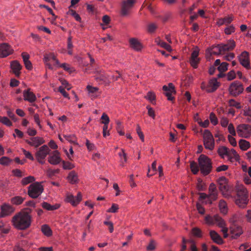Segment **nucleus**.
Returning a JSON list of instances; mask_svg holds the SVG:
<instances>
[{"mask_svg": "<svg viewBox=\"0 0 251 251\" xmlns=\"http://www.w3.org/2000/svg\"><path fill=\"white\" fill-rule=\"evenodd\" d=\"M209 194L213 200H216L218 196V192L216 187L214 183H211L209 187Z\"/></svg>", "mask_w": 251, "mask_h": 251, "instance_id": "nucleus-34", "label": "nucleus"}, {"mask_svg": "<svg viewBox=\"0 0 251 251\" xmlns=\"http://www.w3.org/2000/svg\"><path fill=\"white\" fill-rule=\"evenodd\" d=\"M190 168L194 174H197L199 170L197 163L194 161L190 163Z\"/></svg>", "mask_w": 251, "mask_h": 251, "instance_id": "nucleus-52", "label": "nucleus"}, {"mask_svg": "<svg viewBox=\"0 0 251 251\" xmlns=\"http://www.w3.org/2000/svg\"><path fill=\"white\" fill-rule=\"evenodd\" d=\"M219 189L223 196L228 198L231 196L232 187L228 184L227 179L224 176L218 179Z\"/></svg>", "mask_w": 251, "mask_h": 251, "instance_id": "nucleus-5", "label": "nucleus"}, {"mask_svg": "<svg viewBox=\"0 0 251 251\" xmlns=\"http://www.w3.org/2000/svg\"><path fill=\"white\" fill-rule=\"evenodd\" d=\"M219 209L223 214H226L227 213L228 208L226 203L223 200H221L219 204Z\"/></svg>", "mask_w": 251, "mask_h": 251, "instance_id": "nucleus-38", "label": "nucleus"}, {"mask_svg": "<svg viewBox=\"0 0 251 251\" xmlns=\"http://www.w3.org/2000/svg\"><path fill=\"white\" fill-rule=\"evenodd\" d=\"M51 61L54 62V65L55 66H56L57 64H59L58 60L56 58V56L53 53H50L44 55V61L45 64L48 66L50 69H52L51 65L50 63V62Z\"/></svg>", "mask_w": 251, "mask_h": 251, "instance_id": "nucleus-19", "label": "nucleus"}, {"mask_svg": "<svg viewBox=\"0 0 251 251\" xmlns=\"http://www.w3.org/2000/svg\"><path fill=\"white\" fill-rule=\"evenodd\" d=\"M235 31V28L233 25L226 27L225 29V32L226 34L230 35L234 33Z\"/></svg>", "mask_w": 251, "mask_h": 251, "instance_id": "nucleus-59", "label": "nucleus"}, {"mask_svg": "<svg viewBox=\"0 0 251 251\" xmlns=\"http://www.w3.org/2000/svg\"><path fill=\"white\" fill-rule=\"evenodd\" d=\"M228 132L230 133L229 135L236 136L237 131H236L233 125L230 123L227 126Z\"/></svg>", "mask_w": 251, "mask_h": 251, "instance_id": "nucleus-51", "label": "nucleus"}, {"mask_svg": "<svg viewBox=\"0 0 251 251\" xmlns=\"http://www.w3.org/2000/svg\"><path fill=\"white\" fill-rule=\"evenodd\" d=\"M25 142L29 146L36 148L43 144L45 143V140L41 137L35 136L26 140Z\"/></svg>", "mask_w": 251, "mask_h": 251, "instance_id": "nucleus-17", "label": "nucleus"}, {"mask_svg": "<svg viewBox=\"0 0 251 251\" xmlns=\"http://www.w3.org/2000/svg\"><path fill=\"white\" fill-rule=\"evenodd\" d=\"M72 38L71 36H69L67 40V49L68 54L72 55L73 53L72 49L73 48V45L72 43Z\"/></svg>", "mask_w": 251, "mask_h": 251, "instance_id": "nucleus-46", "label": "nucleus"}, {"mask_svg": "<svg viewBox=\"0 0 251 251\" xmlns=\"http://www.w3.org/2000/svg\"><path fill=\"white\" fill-rule=\"evenodd\" d=\"M135 0H125L122 2L121 13L123 16L128 15L133 8Z\"/></svg>", "mask_w": 251, "mask_h": 251, "instance_id": "nucleus-13", "label": "nucleus"}, {"mask_svg": "<svg viewBox=\"0 0 251 251\" xmlns=\"http://www.w3.org/2000/svg\"><path fill=\"white\" fill-rule=\"evenodd\" d=\"M209 234L211 239L218 244H222L223 240L219 234L214 230H210Z\"/></svg>", "mask_w": 251, "mask_h": 251, "instance_id": "nucleus-32", "label": "nucleus"}, {"mask_svg": "<svg viewBox=\"0 0 251 251\" xmlns=\"http://www.w3.org/2000/svg\"><path fill=\"white\" fill-rule=\"evenodd\" d=\"M229 121L227 118L222 117L220 119V125L223 127H226L229 125Z\"/></svg>", "mask_w": 251, "mask_h": 251, "instance_id": "nucleus-62", "label": "nucleus"}, {"mask_svg": "<svg viewBox=\"0 0 251 251\" xmlns=\"http://www.w3.org/2000/svg\"><path fill=\"white\" fill-rule=\"evenodd\" d=\"M209 119H210L211 123L214 126H216L218 124V119H217L216 116L215 115V114H214L213 113H211L210 114Z\"/></svg>", "mask_w": 251, "mask_h": 251, "instance_id": "nucleus-57", "label": "nucleus"}, {"mask_svg": "<svg viewBox=\"0 0 251 251\" xmlns=\"http://www.w3.org/2000/svg\"><path fill=\"white\" fill-rule=\"evenodd\" d=\"M240 63L246 69L250 68V61L249 58V53L246 51H244L238 56Z\"/></svg>", "mask_w": 251, "mask_h": 251, "instance_id": "nucleus-16", "label": "nucleus"}, {"mask_svg": "<svg viewBox=\"0 0 251 251\" xmlns=\"http://www.w3.org/2000/svg\"><path fill=\"white\" fill-rule=\"evenodd\" d=\"M163 90L165 92V95L167 96L168 100H172L174 99L172 95L175 93L174 85L170 83L168 86L164 85L163 86Z\"/></svg>", "mask_w": 251, "mask_h": 251, "instance_id": "nucleus-23", "label": "nucleus"}, {"mask_svg": "<svg viewBox=\"0 0 251 251\" xmlns=\"http://www.w3.org/2000/svg\"><path fill=\"white\" fill-rule=\"evenodd\" d=\"M238 135L241 138H249L251 136V125L241 124L236 127Z\"/></svg>", "mask_w": 251, "mask_h": 251, "instance_id": "nucleus-8", "label": "nucleus"}, {"mask_svg": "<svg viewBox=\"0 0 251 251\" xmlns=\"http://www.w3.org/2000/svg\"><path fill=\"white\" fill-rule=\"evenodd\" d=\"M226 158L230 162H233L235 161H238L240 159V156L234 149H228Z\"/></svg>", "mask_w": 251, "mask_h": 251, "instance_id": "nucleus-25", "label": "nucleus"}, {"mask_svg": "<svg viewBox=\"0 0 251 251\" xmlns=\"http://www.w3.org/2000/svg\"><path fill=\"white\" fill-rule=\"evenodd\" d=\"M43 233L46 236L49 237L52 235V231L49 226L44 225L41 227Z\"/></svg>", "mask_w": 251, "mask_h": 251, "instance_id": "nucleus-40", "label": "nucleus"}, {"mask_svg": "<svg viewBox=\"0 0 251 251\" xmlns=\"http://www.w3.org/2000/svg\"><path fill=\"white\" fill-rule=\"evenodd\" d=\"M12 160L8 157L3 156L0 158V164L4 166H7L9 165Z\"/></svg>", "mask_w": 251, "mask_h": 251, "instance_id": "nucleus-45", "label": "nucleus"}, {"mask_svg": "<svg viewBox=\"0 0 251 251\" xmlns=\"http://www.w3.org/2000/svg\"><path fill=\"white\" fill-rule=\"evenodd\" d=\"M243 115L248 117V120L251 121V109L249 108L243 110Z\"/></svg>", "mask_w": 251, "mask_h": 251, "instance_id": "nucleus-63", "label": "nucleus"}, {"mask_svg": "<svg viewBox=\"0 0 251 251\" xmlns=\"http://www.w3.org/2000/svg\"><path fill=\"white\" fill-rule=\"evenodd\" d=\"M95 73L96 74L95 76L96 79L104 82H110L111 80L116 81L121 76V75L119 72H116L115 75H109L104 74L101 70L96 71Z\"/></svg>", "mask_w": 251, "mask_h": 251, "instance_id": "nucleus-9", "label": "nucleus"}, {"mask_svg": "<svg viewBox=\"0 0 251 251\" xmlns=\"http://www.w3.org/2000/svg\"><path fill=\"white\" fill-rule=\"evenodd\" d=\"M44 188L41 182H34L29 185L28 194L32 198H38L43 192Z\"/></svg>", "mask_w": 251, "mask_h": 251, "instance_id": "nucleus-7", "label": "nucleus"}, {"mask_svg": "<svg viewBox=\"0 0 251 251\" xmlns=\"http://www.w3.org/2000/svg\"><path fill=\"white\" fill-rule=\"evenodd\" d=\"M82 200V195L80 192H78L76 196H74L71 193L67 192L66 194L64 201L70 203L73 206H77Z\"/></svg>", "mask_w": 251, "mask_h": 251, "instance_id": "nucleus-11", "label": "nucleus"}, {"mask_svg": "<svg viewBox=\"0 0 251 251\" xmlns=\"http://www.w3.org/2000/svg\"><path fill=\"white\" fill-rule=\"evenodd\" d=\"M203 144L205 149L212 151L215 146L214 140L212 133L208 130H204L203 133Z\"/></svg>", "mask_w": 251, "mask_h": 251, "instance_id": "nucleus-10", "label": "nucleus"}, {"mask_svg": "<svg viewBox=\"0 0 251 251\" xmlns=\"http://www.w3.org/2000/svg\"><path fill=\"white\" fill-rule=\"evenodd\" d=\"M67 14L73 16L77 21L80 22L81 18L79 16V15L76 13L75 11L72 9H70L67 12Z\"/></svg>", "mask_w": 251, "mask_h": 251, "instance_id": "nucleus-56", "label": "nucleus"}, {"mask_svg": "<svg viewBox=\"0 0 251 251\" xmlns=\"http://www.w3.org/2000/svg\"><path fill=\"white\" fill-rule=\"evenodd\" d=\"M228 150V148L225 146H221L218 148V153L222 158L226 159Z\"/></svg>", "mask_w": 251, "mask_h": 251, "instance_id": "nucleus-37", "label": "nucleus"}, {"mask_svg": "<svg viewBox=\"0 0 251 251\" xmlns=\"http://www.w3.org/2000/svg\"><path fill=\"white\" fill-rule=\"evenodd\" d=\"M67 179L68 182L72 184H76L79 181L77 174L74 171L69 173Z\"/></svg>", "mask_w": 251, "mask_h": 251, "instance_id": "nucleus-31", "label": "nucleus"}, {"mask_svg": "<svg viewBox=\"0 0 251 251\" xmlns=\"http://www.w3.org/2000/svg\"><path fill=\"white\" fill-rule=\"evenodd\" d=\"M220 86V83L216 78L211 79L207 84L205 90L208 92H212L215 91Z\"/></svg>", "mask_w": 251, "mask_h": 251, "instance_id": "nucleus-26", "label": "nucleus"}, {"mask_svg": "<svg viewBox=\"0 0 251 251\" xmlns=\"http://www.w3.org/2000/svg\"><path fill=\"white\" fill-rule=\"evenodd\" d=\"M63 168L65 170H71L75 167L74 164L70 162L63 161Z\"/></svg>", "mask_w": 251, "mask_h": 251, "instance_id": "nucleus-55", "label": "nucleus"}, {"mask_svg": "<svg viewBox=\"0 0 251 251\" xmlns=\"http://www.w3.org/2000/svg\"><path fill=\"white\" fill-rule=\"evenodd\" d=\"M86 89L88 92V96L92 99H96L100 96L101 91L97 87H93L91 85H87Z\"/></svg>", "mask_w": 251, "mask_h": 251, "instance_id": "nucleus-22", "label": "nucleus"}, {"mask_svg": "<svg viewBox=\"0 0 251 251\" xmlns=\"http://www.w3.org/2000/svg\"><path fill=\"white\" fill-rule=\"evenodd\" d=\"M48 161L52 165H57L62 161L60 154L57 151H53L48 158Z\"/></svg>", "mask_w": 251, "mask_h": 251, "instance_id": "nucleus-21", "label": "nucleus"}, {"mask_svg": "<svg viewBox=\"0 0 251 251\" xmlns=\"http://www.w3.org/2000/svg\"><path fill=\"white\" fill-rule=\"evenodd\" d=\"M156 246V242L153 240H151L147 246V250L148 251H153L155 249Z\"/></svg>", "mask_w": 251, "mask_h": 251, "instance_id": "nucleus-53", "label": "nucleus"}, {"mask_svg": "<svg viewBox=\"0 0 251 251\" xmlns=\"http://www.w3.org/2000/svg\"><path fill=\"white\" fill-rule=\"evenodd\" d=\"M228 64L226 62H222L218 67V70L220 73H224L228 69Z\"/></svg>", "mask_w": 251, "mask_h": 251, "instance_id": "nucleus-47", "label": "nucleus"}, {"mask_svg": "<svg viewBox=\"0 0 251 251\" xmlns=\"http://www.w3.org/2000/svg\"><path fill=\"white\" fill-rule=\"evenodd\" d=\"M13 52V50L7 44L3 43L0 45V57L4 58Z\"/></svg>", "mask_w": 251, "mask_h": 251, "instance_id": "nucleus-20", "label": "nucleus"}, {"mask_svg": "<svg viewBox=\"0 0 251 251\" xmlns=\"http://www.w3.org/2000/svg\"><path fill=\"white\" fill-rule=\"evenodd\" d=\"M35 180V178L34 176H28L23 178L21 180V183L23 185H26L31 182H34Z\"/></svg>", "mask_w": 251, "mask_h": 251, "instance_id": "nucleus-41", "label": "nucleus"}, {"mask_svg": "<svg viewBox=\"0 0 251 251\" xmlns=\"http://www.w3.org/2000/svg\"><path fill=\"white\" fill-rule=\"evenodd\" d=\"M236 204L241 208L245 207L248 202V192L247 189L243 184L238 183L236 186Z\"/></svg>", "mask_w": 251, "mask_h": 251, "instance_id": "nucleus-3", "label": "nucleus"}, {"mask_svg": "<svg viewBox=\"0 0 251 251\" xmlns=\"http://www.w3.org/2000/svg\"><path fill=\"white\" fill-rule=\"evenodd\" d=\"M25 200V198L19 196L14 197L11 199L10 201L12 204L14 205H20L22 204Z\"/></svg>", "mask_w": 251, "mask_h": 251, "instance_id": "nucleus-39", "label": "nucleus"}, {"mask_svg": "<svg viewBox=\"0 0 251 251\" xmlns=\"http://www.w3.org/2000/svg\"><path fill=\"white\" fill-rule=\"evenodd\" d=\"M100 119L101 120V123L102 124H103L104 125H108L110 122V119L108 115L106 113H103L102 114Z\"/></svg>", "mask_w": 251, "mask_h": 251, "instance_id": "nucleus-50", "label": "nucleus"}, {"mask_svg": "<svg viewBox=\"0 0 251 251\" xmlns=\"http://www.w3.org/2000/svg\"><path fill=\"white\" fill-rule=\"evenodd\" d=\"M130 47L134 50L139 51L142 50L143 47L141 43L137 39L131 38L129 40Z\"/></svg>", "mask_w": 251, "mask_h": 251, "instance_id": "nucleus-29", "label": "nucleus"}, {"mask_svg": "<svg viewBox=\"0 0 251 251\" xmlns=\"http://www.w3.org/2000/svg\"><path fill=\"white\" fill-rule=\"evenodd\" d=\"M243 232L242 228L240 226H235L230 227V233L232 239H236Z\"/></svg>", "mask_w": 251, "mask_h": 251, "instance_id": "nucleus-27", "label": "nucleus"}, {"mask_svg": "<svg viewBox=\"0 0 251 251\" xmlns=\"http://www.w3.org/2000/svg\"><path fill=\"white\" fill-rule=\"evenodd\" d=\"M227 79L228 81L232 80L235 78L236 77V73L234 71H230L227 74Z\"/></svg>", "mask_w": 251, "mask_h": 251, "instance_id": "nucleus-64", "label": "nucleus"}, {"mask_svg": "<svg viewBox=\"0 0 251 251\" xmlns=\"http://www.w3.org/2000/svg\"><path fill=\"white\" fill-rule=\"evenodd\" d=\"M10 68L13 73L16 76H19L21 75V70L22 69V66L17 60H14L10 63Z\"/></svg>", "mask_w": 251, "mask_h": 251, "instance_id": "nucleus-24", "label": "nucleus"}, {"mask_svg": "<svg viewBox=\"0 0 251 251\" xmlns=\"http://www.w3.org/2000/svg\"><path fill=\"white\" fill-rule=\"evenodd\" d=\"M199 50L196 48L192 52L189 60L190 63L192 67L197 68L200 62V59L199 57Z\"/></svg>", "mask_w": 251, "mask_h": 251, "instance_id": "nucleus-18", "label": "nucleus"}, {"mask_svg": "<svg viewBox=\"0 0 251 251\" xmlns=\"http://www.w3.org/2000/svg\"><path fill=\"white\" fill-rule=\"evenodd\" d=\"M205 223L209 226L216 225L221 229V232L223 233L224 238H227L228 236V228L227 227L226 221L219 215L216 214L214 216L209 215H206L204 218Z\"/></svg>", "mask_w": 251, "mask_h": 251, "instance_id": "nucleus-2", "label": "nucleus"}, {"mask_svg": "<svg viewBox=\"0 0 251 251\" xmlns=\"http://www.w3.org/2000/svg\"><path fill=\"white\" fill-rule=\"evenodd\" d=\"M235 47V42L233 40H229L226 44H220L213 47L210 51L211 55H219L225 52L232 50Z\"/></svg>", "mask_w": 251, "mask_h": 251, "instance_id": "nucleus-4", "label": "nucleus"}, {"mask_svg": "<svg viewBox=\"0 0 251 251\" xmlns=\"http://www.w3.org/2000/svg\"><path fill=\"white\" fill-rule=\"evenodd\" d=\"M0 123L7 126H12V122L5 116H0Z\"/></svg>", "mask_w": 251, "mask_h": 251, "instance_id": "nucleus-43", "label": "nucleus"}, {"mask_svg": "<svg viewBox=\"0 0 251 251\" xmlns=\"http://www.w3.org/2000/svg\"><path fill=\"white\" fill-rule=\"evenodd\" d=\"M244 88L242 83L239 81L232 82L229 88V91L231 95L236 96L242 93Z\"/></svg>", "mask_w": 251, "mask_h": 251, "instance_id": "nucleus-14", "label": "nucleus"}, {"mask_svg": "<svg viewBox=\"0 0 251 251\" xmlns=\"http://www.w3.org/2000/svg\"><path fill=\"white\" fill-rule=\"evenodd\" d=\"M42 206L43 208L47 210L52 211L58 209L60 207V205L59 204L51 205L48 202H44L42 203Z\"/></svg>", "mask_w": 251, "mask_h": 251, "instance_id": "nucleus-35", "label": "nucleus"}, {"mask_svg": "<svg viewBox=\"0 0 251 251\" xmlns=\"http://www.w3.org/2000/svg\"><path fill=\"white\" fill-rule=\"evenodd\" d=\"M229 105L230 106L235 107L236 108L240 109L241 108V104L239 102L236 101L234 100H230L228 101Z\"/></svg>", "mask_w": 251, "mask_h": 251, "instance_id": "nucleus-60", "label": "nucleus"}, {"mask_svg": "<svg viewBox=\"0 0 251 251\" xmlns=\"http://www.w3.org/2000/svg\"><path fill=\"white\" fill-rule=\"evenodd\" d=\"M198 162L201 173L204 175L208 174L212 168L210 159L205 155L201 154L199 157Z\"/></svg>", "mask_w": 251, "mask_h": 251, "instance_id": "nucleus-6", "label": "nucleus"}, {"mask_svg": "<svg viewBox=\"0 0 251 251\" xmlns=\"http://www.w3.org/2000/svg\"><path fill=\"white\" fill-rule=\"evenodd\" d=\"M50 150L48 146L46 145L40 147L35 153V157L37 161L41 164L45 163V159L47 156L49 154Z\"/></svg>", "mask_w": 251, "mask_h": 251, "instance_id": "nucleus-12", "label": "nucleus"}, {"mask_svg": "<svg viewBox=\"0 0 251 251\" xmlns=\"http://www.w3.org/2000/svg\"><path fill=\"white\" fill-rule=\"evenodd\" d=\"M119 155L120 157L121 161L122 163H125L127 161V157L126 154L125 152V151L123 149L121 150V152L119 153Z\"/></svg>", "mask_w": 251, "mask_h": 251, "instance_id": "nucleus-58", "label": "nucleus"}, {"mask_svg": "<svg viewBox=\"0 0 251 251\" xmlns=\"http://www.w3.org/2000/svg\"><path fill=\"white\" fill-rule=\"evenodd\" d=\"M215 200H213V198L208 194L207 195L204 193H200V202L205 204H210Z\"/></svg>", "mask_w": 251, "mask_h": 251, "instance_id": "nucleus-30", "label": "nucleus"}, {"mask_svg": "<svg viewBox=\"0 0 251 251\" xmlns=\"http://www.w3.org/2000/svg\"><path fill=\"white\" fill-rule=\"evenodd\" d=\"M63 136L64 138L69 142L75 143L76 142V138L73 135H65Z\"/></svg>", "mask_w": 251, "mask_h": 251, "instance_id": "nucleus-61", "label": "nucleus"}, {"mask_svg": "<svg viewBox=\"0 0 251 251\" xmlns=\"http://www.w3.org/2000/svg\"><path fill=\"white\" fill-rule=\"evenodd\" d=\"M233 20V17L232 15H229L224 18H221L218 20L217 25L220 26L223 25H228L230 24Z\"/></svg>", "mask_w": 251, "mask_h": 251, "instance_id": "nucleus-33", "label": "nucleus"}, {"mask_svg": "<svg viewBox=\"0 0 251 251\" xmlns=\"http://www.w3.org/2000/svg\"><path fill=\"white\" fill-rule=\"evenodd\" d=\"M0 210V218L9 216L15 211V209L12 206L6 203H4L1 205Z\"/></svg>", "mask_w": 251, "mask_h": 251, "instance_id": "nucleus-15", "label": "nucleus"}, {"mask_svg": "<svg viewBox=\"0 0 251 251\" xmlns=\"http://www.w3.org/2000/svg\"><path fill=\"white\" fill-rule=\"evenodd\" d=\"M192 234L193 236L198 238H201L202 236L201 230L198 227H194L192 229Z\"/></svg>", "mask_w": 251, "mask_h": 251, "instance_id": "nucleus-48", "label": "nucleus"}, {"mask_svg": "<svg viewBox=\"0 0 251 251\" xmlns=\"http://www.w3.org/2000/svg\"><path fill=\"white\" fill-rule=\"evenodd\" d=\"M197 188L199 191H203L206 188V185L205 183L200 178L198 179Z\"/></svg>", "mask_w": 251, "mask_h": 251, "instance_id": "nucleus-49", "label": "nucleus"}, {"mask_svg": "<svg viewBox=\"0 0 251 251\" xmlns=\"http://www.w3.org/2000/svg\"><path fill=\"white\" fill-rule=\"evenodd\" d=\"M239 146L242 151H247L251 147L250 142L245 139H240L239 141Z\"/></svg>", "mask_w": 251, "mask_h": 251, "instance_id": "nucleus-36", "label": "nucleus"}, {"mask_svg": "<svg viewBox=\"0 0 251 251\" xmlns=\"http://www.w3.org/2000/svg\"><path fill=\"white\" fill-rule=\"evenodd\" d=\"M23 97L24 100L30 102H33L36 100V96L32 91H31L30 89H28L23 91Z\"/></svg>", "mask_w": 251, "mask_h": 251, "instance_id": "nucleus-28", "label": "nucleus"}, {"mask_svg": "<svg viewBox=\"0 0 251 251\" xmlns=\"http://www.w3.org/2000/svg\"><path fill=\"white\" fill-rule=\"evenodd\" d=\"M156 42L157 44L159 45L160 47L165 49L167 50H168L169 52L172 51V49L170 45L167 44L164 41H161L160 40H156Z\"/></svg>", "mask_w": 251, "mask_h": 251, "instance_id": "nucleus-42", "label": "nucleus"}, {"mask_svg": "<svg viewBox=\"0 0 251 251\" xmlns=\"http://www.w3.org/2000/svg\"><path fill=\"white\" fill-rule=\"evenodd\" d=\"M145 98L151 103H154L156 97L153 92L150 91L147 93Z\"/></svg>", "mask_w": 251, "mask_h": 251, "instance_id": "nucleus-44", "label": "nucleus"}, {"mask_svg": "<svg viewBox=\"0 0 251 251\" xmlns=\"http://www.w3.org/2000/svg\"><path fill=\"white\" fill-rule=\"evenodd\" d=\"M119 209L118 204L116 203H112L111 207L109 208L107 210V212L108 213H116L118 212Z\"/></svg>", "mask_w": 251, "mask_h": 251, "instance_id": "nucleus-54", "label": "nucleus"}, {"mask_svg": "<svg viewBox=\"0 0 251 251\" xmlns=\"http://www.w3.org/2000/svg\"><path fill=\"white\" fill-rule=\"evenodd\" d=\"M11 222L17 229L24 230L30 226L31 217L28 213L21 211L13 216Z\"/></svg>", "mask_w": 251, "mask_h": 251, "instance_id": "nucleus-1", "label": "nucleus"}]
</instances>
